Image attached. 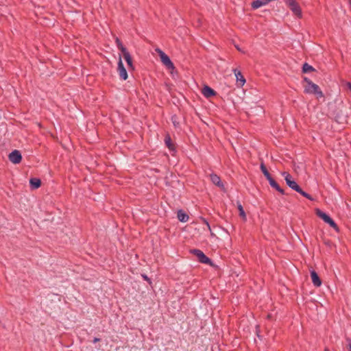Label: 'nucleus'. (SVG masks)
Segmentation results:
<instances>
[{
    "instance_id": "obj_1",
    "label": "nucleus",
    "mask_w": 351,
    "mask_h": 351,
    "mask_svg": "<svg viewBox=\"0 0 351 351\" xmlns=\"http://www.w3.org/2000/svg\"><path fill=\"white\" fill-rule=\"evenodd\" d=\"M303 82L306 83L304 85V93L306 94H313L315 95L317 99L324 97V93L321 90L320 88L318 85L313 83L309 78L307 77H303Z\"/></svg>"
},
{
    "instance_id": "obj_2",
    "label": "nucleus",
    "mask_w": 351,
    "mask_h": 351,
    "mask_svg": "<svg viewBox=\"0 0 351 351\" xmlns=\"http://www.w3.org/2000/svg\"><path fill=\"white\" fill-rule=\"evenodd\" d=\"M155 51L158 53L160 58L161 62L169 69H174L175 66L169 57L160 49L156 48Z\"/></svg>"
},
{
    "instance_id": "obj_3",
    "label": "nucleus",
    "mask_w": 351,
    "mask_h": 351,
    "mask_svg": "<svg viewBox=\"0 0 351 351\" xmlns=\"http://www.w3.org/2000/svg\"><path fill=\"white\" fill-rule=\"evenodd\" d=\"M293 13L298 18L302 17V10L295 0H283Z\"/></svg>"
},
{
    "instance_id": "obj_4",
    "label": "nucleus",
    "mask_w": 351,
    "mask_h": 351,
    "mask_svg": "<svg viewBox=\"0 0 351 351\" xmlns=\"http://www.w3.org/2000/svg\"><path fill=\"white\" fill-rule=\"evenodd\" d=\"M191 253L197 257L199 262L210 265H212L211 259L207 257L202 250L193 249L191 250Z\"/></svg>"
},
{
    "instance_id": "obj_5",
    "label": "nucleus",
    "mask_w": 351,
    "mask_h": 351,
    "mask_svg": "<svg viewBox=\"0 0 351 351\" xmlns=\"http://www.w3.org/2000/svg\"><path fill=\"white\" fill-rule=\"evenodd\" d=\"M282 175L285 177L287 184L291 189L295 191L299 189L300 186L292 179V176L288 172L284 171L282 173Z\"/></svg>"
},
{
    "instance_id": "obj_6",
    "label": "nucleus",
    "mask_w": 351,
    "mask_h": 351,
    "mask_svg": "<svg viewBox=\"0 0 351 351\" xmlns=\"http://www.w3.org/2000/svg\"><path fill=\"white\" fill-rule=\"evenodd\" d=\"M117 71L121 80H126L128 79V72L123 64L121 56L119 57V60L118 62Z\"/></svg>"
},
{
    "instance_id": "obj_7",
    "label": "nucleus",
    "mask_w": 351,
    "mask_h": 351,
    "mask_svg": "<svg viewBox=\"0 0 351 351\" xmlns=\"http://www.w3.org/2000/svg\"><path fill=\"white\" fill-rule=\"evenodd\" d=\"M232 71L234 72L236 77V82L237 87H243V86L245 84L246 82L244 76L243 75L241 72L237 69H233Z\"/></svg>"
},
{
    "instance_id": "obj_8",
    "label": "nucleus",
    "mask_w": 351,
    "mask_h": 351,
    "mask_svg": "<svg viewBox=\"0 0 351 351\" xmlns=\"http://www.w3.org/2000/svg\"><path fill=\"white\" fill-rule=\"evenodd\" d=\"M9 160L14 164H19L22 160V156L19 150L12 151L8 156Z\"/></svg>"
},
{
    "instance_id": "obj_9",
    "label": "nucleus",
    "mask_w": 351,
    "mask_h": 351,
    "mask_svg": "<svg viewBox=\"0 0 351 351\" xmlns=\"http://www.w3.org/2000/svg\"><path fill=\"white\" fill-rule=\"evenodd\" d=\"M210 180L215 185L217 186L222 190H225L224 185H223V182H221L219 176H218L215 173H212L210 175Z\"/></svg>"
},
{
    "instance_id": "obj_10",
    "label": "nucleus",
    "mask_w": 351,
    "mask_h": 351,
    "mask_svg": "<svg viewBox=\"0 0 351 351\" xmlns=\"http://www.w3.org/2000/svg\"><path fill=\"white\" fill-rule=\"evenodd\" d=\"M202 93L206 98H210L217 95V93L215 90L206 85L204 86L202 88Z\"/></svg>"
},
{
    "instance_id": "obj_11",
    "label": "nucleus",
    "mask_w": 351,
    "mask_h": 351,
    "mask_svg": "<svg viewBox=\"0 0 351 351\" xmlns=\"http://www.w3.org/2000/svg\"><path fill=\"white\" fill-rule=\"evenodd\" d=\"M164 141H165V145L168 147V149L171 152L176 151V147L175 144L173 143L169 134H167L165 135Z\"/></svg>"
},
{
    "instance_id": "obj_12",
    "label": "nucleus",
    "mask_w": 351,
    "mask_h": 351,
    "mask_svg": "<svg viewBox=\"0 0 351 351\" xmlns=\"http://www.w3.org/2000/svg\"><path fill=\"white\" fill-rule=\"evenodd\" d=\"M311 278L312 282L314 285V286H315L317 287H319L321 286L322 280H321L320 278L319 277L317 273L315 271H314V270L311 271Z\"/></svg>"
},
{
    "instance_id": "obj_13",
    "label": "nucleus",
    "mask_w": 351,
    "mask_h": 351,
    "mask_svg": "<svg viewBox=\"0 0 351 351\" xmlns=\"http://www.w3.org/2000/svg\"><path fill=\"white\" fill-rule=\"evenodd\" d=\"M29 184L32 189H38L41 186V180L37 178H32L29 180Z\"/></svg>"
},
{
    "instance_id": "obj_14",
    "label": "nucleus",
    "mask_w": 351,
    "mask_h": 351,
    "mask_svg": "<svg viewBox=\"0 0 351 351\" xmlns=\"http://www.w3.org/2000/svg\"><path fill=\"white\" fill-rule=\"evenodd\" d=\"M177 217L178 220L181 222H186L189 219V215L182 210H179L178 211Z\"/></svg>"
},
{
    "instance_id": "obj_15",
    "label": "nucleus",
    "mask_w": 351,
    "mask_h": 351,
    "mask_svg": "<svg viewBox=\"0 0 351 351\" xmlns=\"http://www.w3.org/2000/svg\"><path fill=\"white\" fill-rule=\"evenodd\" d=\"M268 3L265 0H255L252 2L251 6L253 10H256L260 7L267 5Z\"/></svg>"
},
{
    "instance_id": "obj_16",
    "label": "nucleus",
    "mask_w": 351,
    "mask_h": 351,
    "mask_svg": "<svg viewBox=\"0 0 351 351\" xmlns=\"http://www.w3.org/2000/svg\"><path fill=\"white\" fill-rule=\"evenodd\" d=\"M316 215L320 217L325 223H326L331 217L320 209L317 208L315 210Z\"/></svg>"
},
{
    "instance_id": "obj_17",
    "label": "nucleus",
    "mask_w": 351,
    "mask_h": 351,
    "mask_svg": "<svg viewBox=\"0 0 351 351\" xmlns=\"http://www.w3.org/2000/svg\"><path fill=\"white\" fill-rule=\"evenodd\" d=\"M314 71H315V69L306 62H305L302 66V72L304 73H310Z\"/></svg>"
},
{
    "instance_id": "obj_18",
    "label": "nucleus",
    "mask_w": 351,
    "mask_h": 351,
    "mask_svg": "<svg viewBox=\"0 0 351 351\" xmlns=\"http://www.w3.org/2000/svg\"><path fill=\"white\" fill-rule=\"evenodd\" d=\"M270 186L275 189L276 191H278L279 193H280L282 195H285V192L284 189H282L280 185L275 181L272 182L271 184H270Z\"/></svg>"
},
{
    "instance_id": "obj_19",
    "label": "nucleus",
    "mask_w": 351,
    "mask_h": 351,
    "mask_svg": "<svg viewBox=\"0 0 351 351\" xmlns=\"http://www.w3.org/2000/svg\"><path fill=\"white\" fill-rule=\"evenodd\" d=\"M237 208L239 211V216L243 218V220H246V215L244 211L243 206L239 202H237Z\"/></svg>"
},
{
    "instance_id": "obj_20",
    "label": "nucleus",
    "mask_w": 351,
    "mask_h": 351,
    "mask_svg": "<svg viewBox=\"0 0 351 351\" xmlns=\"http://www.w3.org/2000/svg\"><path fill=\"white\" fill-rule=\"evenodd\" d=\"M296 192L299 193L303 197L307 198L309 200H311V201L314 200V199L312 197V196L310 194H308V193H306L305 191H304L300 186L299 187V189H298L296 191Z\"/></svg>"
},
{
    "instance_id": "obj_21",
    "label": "nucleus",
    "mask_w": 351,
    "mask_h": 351,
    "mask_svg": "<svg viewBox=\"0 0 351 351\" xmlns=\"http://www.w3.org/2000/svg\"><path fill=\"white\" fill-rule=\"evenodd\" d=\"M124 59L127 62V64L130 69H134L133 64H132V59L130 56V54H126L125 56H123Z\"/></svg>"
},
{
    "instance_id": "obj_22",
    "label": "nucleus",
    "mask_w": 351,
    "mask_h": 351,
    "mask_svg": "<svg viewBox=\"0 0 351 351\" xmlns=\"http://www.w3.org/2000/svg\"><path fill=\"white\" fill-rule=\"evenodd\" d=\"M326 223L329 224V226L332 228H333L336 232H339V226L337 225V223L335 222V221L330 218L327 222Z\"/></svg>"
},
{
    "instance_id": "obj_23",
    "label": "nucleus",
    "mask_w": 351,
    "mask_h": 351,
    "mask_svg": "<svg viewBox=\"0 0 351 351\" xmlns=\"http://www.w3.org/2000/svg\"><path fill=\"white\" fill-rule=\"evenodd\" d=\"M261 170L263 175L266 177L270 175L269 172L268 171L266 166L265 165L264 162H261L260 165Z\"/></svg>"
},
{
    "instance_id": "obj_24",
    "label": "nucleus",
    "mask_w": 351,
    "mask_h": 351,
    "mask_svg": "<svg viewBox=\"0 0 351 351\" xmlns=\"http://www.w3.org/2000/svg\"><path fill=\"white\" fill-rule=\"evenodd\" d=\"M119 49L121 51L123 56H125L126 54H130L126 47L124 46H121Z\"/></svg>"
},
{
    "instance_id": "obj_25",
    "label": "nucleus",
    "mask_w": 351,
    "mask_h": 351,
    "mask_svg": "<svg viewBox=\"0 0 351 351\" xmlns=\"http://www.w3.org/2000/svg\"><path fill=\"white\" fill-rule=\"evenodd\" d=\"M119 49L121 51L123 56H125L126 54H130L126 47L124 46H121Z\"/></svg>"
},
{
    "instance_id": "obj_26",
    "label": "nucleus",
    "mask_w": 351,
    "mask_h": 351,
    "mask_svg": "<svg viewBox=\"0 0 351 351\" xmlns=\"http://www.w3.org/2000/svg\"><path fill=\"white\" fill-rule=\"evenodd\" d=\"M142 278L146 280L149 285H152L151 279L145 274H141Z\"/></svg>"
},
{
    "instance_id": "obj_27",
    "label": "nucleus",
    "mask_w": 351,
    "mask_h": 351,
    "mask_svg": "<svg viewBox=\"0 0 351 351\" xmlns=\"http://www.w3.org/2000/svg\"><path fill=\"white\" fill-rule=\"evenodd\" d=\"M201 220L203 223L206 225V226L208 227V229L210 231L211 228H210L208 221L205 218H203V217H201Z\"/></svg>"
},
{
    "instance_id": "obj_28",
    "label": "nucleus",
    "mask_w": 351,
    "mask_h": 351,
    "mask_svg": "<svg viewBox=\"0 0 351 351\" xmlns=\"http://www.w3.org/2000/svg\"><path fill=\"white\" fill-rule=\"evenodd\" d=\"M115 43L118 49H119L121 46H123L121 40L118 38H116Z\"/></svg>"
},
{
    "instance_id": "obj_29",
    "label": "nucleus",
    "mask_w": 351,
    "mask_h": 351,
    "mask_svg": "<svg viewBox=\"0 0 351 351\" xmlns=\"http://www.w3.org/2000/svg\"><path fill=\"white\" fill-rule=\"evenodd\" d=\"M256 334L259 339H262V336L260 335V326L258 325L256 326Z\"/></svg>"
},
{
    "instance_id": "obj_30",
    "label": "nucleus",
    "mask_w": 351,
    "mask_h": 351,
    "mask_svg": "<svg viewBox=\"0 0 351 351\" xmlns=\"http://www.w3.org/2000/svg\"><path fill=\"white\" fill-rule=\"evenodd\" d=\"M267 180L269 181V184L272 183V182L275 181V180L272 178L271 174L266 177Z\"/></svg>"
},
{
    "instance_id": "obj_31",
    "label": "nucleus",
    "mask_w": 351,
    "mask_h": 351,
    "mask_svg": "<svg viewBox=\"0 0 351 351\" xmlns=\"http://www.w3.org/2000/svg\"><path fill=\"white\" fill-rule=\"evenodd\" d=\"M267 180L269 181V184L272 183V182L275 181V180L272 178L271 174L266 177Z\"/></svg>"
},
{
    "instance_id": "obj_32",
    "label": "nucleus",
    "mask_w": 351,
    "mask_h": 351,
    "mask_svg": "<svg viewBox=\"0 0 351 351\" xmlns=\"http://www.w3.org/2000/svg\"><path fill=\"white\" fill-rule=\"evenodd\" d=\"M346 341H348V351H351V339L347 338Z\"/></svg>"
},
{
    "instance_id": "obj_33",
    "label": "nucleus",
    "mask_w": 351,
    "mask_h": 351,
    "mask_svg": "<svg viewBox=\"0 0 351 351\" xmlns=\"http://www.w3.org/2000/svg\"><path fill=\"white\" fill-rule=\"evenodd\" d=\"M101 341V339L97 338V337H95V338L93 339V343H97V342H99V341Z\"/></svg>"
},
{
    "instance_id": "obj_34",
    "label": "nucleus",
    "mask_w": 351,
    "mask_h": 351,
    "mask_svg": "<svg viewBox=\"0 0 351 351\" xmlns=\"http://www.w3.org/2000/svg\"><path fill=\"white\" fill-rule=\"evenodd\" d=\"M348 3H349V5H350V8H351V0H348Z\"/></svg>"
},
{
    "instance_id": "obj_35",
    "label": "nucleus",
    "mask_w": 351,
    "mask_h": 351,
    "mask_svg": "<svg viewBox=\"0 0 351 351\" xmlns=\"http://www.w3.org/2000/svg\"><path fill=\"white\" fill-rule=\"evenodd\" d=\"M324 351H330V350H329V349H328V348H325V349H324Z\"/></svg>"
}]
</instances>
